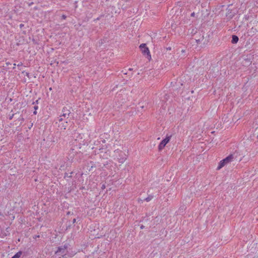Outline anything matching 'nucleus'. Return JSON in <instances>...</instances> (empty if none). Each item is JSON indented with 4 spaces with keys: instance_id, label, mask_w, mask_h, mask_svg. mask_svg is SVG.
Here are the masks:
<instances>
[{
    "instance_id": "f8f14e48",
    "label": "nucleus",
    "mask_w": 258,
    "mask_h": 258,
    "mask_svg": "<svg viewBox=\"0 0 258 258\" xmlns=\"http://www.w3.org/2000/svg\"><path fill=\"white\" fill-rule=\"evenodd\" d=\"M34 108H35V110H36L38 109V106H35Z\"/></svg>"
},
{
    "instance_id": "9d476101",
    "label": "nucleus",
    "mask_w": 258,
    "mask_h": 258,
    "mask_svg": "<svg viewBox=\"0 0 258 258\" xmlns=\"http://www.w3.org/2000/svg\"><path fill=\"white\" fill-rule=\"evenodd\" d=\"M66 123V125H62V127H61V129H63V130H65L66 128V127H67V122L66 121L65 122Z\"/></svg>"
},
{
    "instance_id": "423d86ee",
    "label": "nucleus",
    "mask_w": 258,
    "mask_h": 258,
    "mask_svg": "<svg viewBox=\"0 0 258 258\" xmlns=\"http://www.w3.org/2000/svg\"><path fill=\"white\" fill-rule=\"evenodd\" d=\"M69 114L70 113L68 112V113H63L60 116V118H59V122H61L63 120V118L62 117H66L67 116H69Z\"/></svg>"
},
{
    "instance_id": "f257e3e1",
    "label": "nucleus",
    "mask_w": 258,
    "mask_h": 258,
    "mask_svg": "<svg viewBox=\"0 0 258 258\" xmlns=\"http://www.w3.org/2000/svg\"><path fill=\"white\" fill-rule=\"evenodd\" d=\"M233 158V155L232 154H230L227 157H226L225 159L220 161V162L219 163L218 167H217V170H219L220 169H221L222 167H223L226 165L231 162Z\"/></svg>"
},
{
    "instance_id": "7ed1b4c3",
    "label": "nucleus",
    "mask_w": 258,
    "mask_h": 258,
    "mask_svg": "<svg viewBox=\"0 0 258 258\" xmlns=\"http://www.w3.org/2000/svg\"><path fill=\"white\" fill-rule=\"evenodd\" d=\"M140 48L141 49V50L142 51V52L144 54H147L150 56L151 57L150 52V50L148 47H147L146 44L145 43H142L140 45Z\"/></svg>"
},
{
    "instance_id": "9b49d317",
    "label": "nucleus",
    "mask_w": 258,
    "mask_h": 258,
    "mask_svg": "<svg viewBox=\"0 0 258 258\" xmlns=\"http://www.w3.org/2000/svg\"><path fill=\"white\" fill-rule=\"evenodd\" d=\"M76 222V219H74L73 220V223H75Z\"/></svg>"
},
{
    "instance_id": "2eb2a0df",
    "label": "nucleus",
    "mask_w": 258,
    "mask_h": 258,
    "mask_svg": "<svg viewBox=\"0 0 258 258\" xmlns=\"http://www.w3.org/2000/svg\"><path fill=\"white\" fill-rule=\"evenodd\" d=\"M49 91H51L52 90V88L51 87L49 88Z\"/></svg>"
},
{
    "instance_id": "0eeeda50",
    "label": "nucleus",
    "mask_w": 258,
    "mask_h": 258,
    "mask_svg": "<svg viewBox=\"0 0 258 258\" xmlns=\"http://www.w3.org/2000/svg\"><path fill=\"white\" fill-rule=\"evenodd\" d=\"M238 41V38L236 35H233L232 36V43H236Z\"/></svg>"
},
{
    "instance_id": "20e7f679",
    "label": "nucleus",
    "mask_w": 258,
    "mask_h": 258,
    "mask_svg": "<svg viewBox=\"0 0 258 258\" xmlns=\"http://www.w3.org/2000/svg\"><path fill=\"white\" fill-rule=\"evenodd\" d=\"M119 152V157L118 158V161L120 163H123L126 159V155L121 151H117Z\"/></svg>"
},
{
    "instance_id": "ddd939ff",
    "label": "nucleus",
    "mask_w": 258,
    "mask_h": 258,
    "mask_svg": "<svg viewBox=\"0 0 258 258\" xmlns=\"http://www.w3.org/2000/svg\"><path fill=\"white\" fill-rule=\"evenodd\" d=\"M13 115L12 116H10V119H12V118H13Z\"/></svg>"
},
{
    "instance_id": "f03ea898",
    "label": "nucleus",
    "mask_w": 258,
    "mask_h": 258,
    "mask_svg": "<svg viewBox=\"0 0 258 258\" xmlns=\"http://www.w3.org/2000/svg\"><path fill=\"white\" fill-rule=\"evenodd\" d=\"M171 139V136H166L159 144L158 149L159 151H161L166 145L169 142Z\"/></svg>"
},
{
    "instance_id": "39448f33",
    "label": "nucleus",
    "mask_w": 258,
    "mask_h": 258,
    "mask_svg": "<svg viewBox=\"0 0 258 258\" xmlns=\"http://www.w3.org/2000/svg\"><path fill=\"white\" fill-rule=\"evenodd\" d=\"M67 246L64 245L63 246L59 247L57 249V250L55 251V254L57 253H60V254H62V255L66 254V249H67Z\"/></svg>"
},
{
    "instance_id": "aec40b11",
    "label": "nucleus",
    "mask_w": 258,
    "mask_h": 258,
    "mask_svg": "<svg viewBox=\"0 0 258 258\" xmlns=\"http://www.w3.org/2000/svg\"><path fill=\"white\" fill-rule=\"evenodd\" d=\"M104 187H105V186H104V185H103V186H102V188H104Z\"/></svg>"
},
{
    "instance_id": "dca6fc26",
    "label": "nucleus",
    "mask_w": 258,
    "mask_h": 258,
    "mask_svg": "<svg viewBox=\"0 0 258 258\" xmlns=\"http://www.w3.org/2000/svg\"><path fill=\"white\" fill-rule=\"evenodd\" d=\"M62 17H63V19H66V17L65 16H64V15L62 16Z\"/></svg>"
},
{
    "instance_id": "4468645a",
    "label": "nucleus",
    "mask_w": 258,
    "mask_h": 258,
    "mask_svg": "<svg viewBox=\"0 0 258 258\" xmlns=\"http://www.w3.org/2000/svg\"><path fill=\"white\" fill-rule=\"evenodd\" d=\"M22 64V63H21L20 64H18V66H21Z\"/></svg>"
},
{
    "instance_id": "6e6552de",
    "label": "nucleus",
    "mask_w": 258,
    "mask_h": 258,
    "mask_svg": "<svg viewBox=\"0 0 258 258\" xmlns=\"http://www.w3.org/2000/svg\"><path fill=\"white\" fill-rule=\"evenodd\" d=\"M22 251L17 252L12 258H19L22 255Z\"/></svg>"
},
{
    "instance_id": "a211bd4d",
    "label": "nucleus",
    "mask_w": 258,
    "mask_h": 258,
    "mask_svg": "<svg viewBox=\"0 0 258 258\" xmlns=\"http://www.w3.org/2000/svg\"><path fill=\"white\" fill-rule=\"evenodd\" d=\"M36 113H37V111H35L34 112V114H36Z\"/></svg>"
},
{
    "instance_id": "f3484780",
    "label": "nucleus",
    "mask_w": 258,
    "mask_h": 258,
    "mask_svg": "<svg viewBox=\"0 0 258 258\" xmlns=\"http://www.w3.org/2000/svg\"><path fill=\"white\" fill-rule=\"evenodd\" d=\"M16 65V63H14V67H13L14 68H15Z\"/></svg>"
},
{
    "instance_id": "6ab92c4d",
    "label": "nucleus",
    "mask_w": 258,
    "mask_h": 258,
    "mask_svg": "<svg viewBox=\"0 0 258 258\" xmlns=\"http://www.w3.org/2000/svg\"><path fill=\"white\" fill-rule=\"evenodd\" d=\"M23 25H22V24H21V25H20V26H21V27H23Z\"/></svg>"
},
{
    "instance_id": "1a4fd4ad",
    "label": "nucleus",
    "mask_w": 258,
    "mask_h": 258,
    "mask_svg": "<svg viewBox=\"0 0 258 258\" xmlns=\"http://www.w3.org/2000/svg\"><path fill=\"white\" fill-rule=\"evenodd\" d=\"M22 74H23L25 76H27L28 78L29 77V73L28 72H26L25 71H23L22 72Z\"/></svg>"
}]
</instances>
